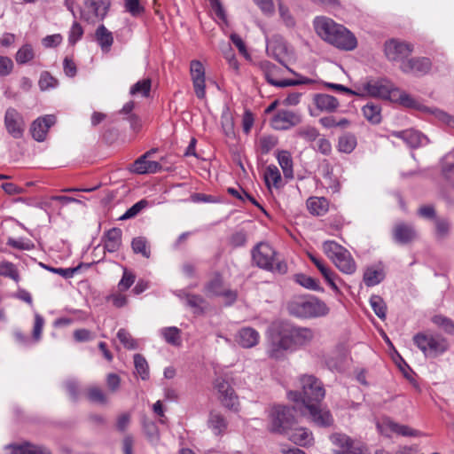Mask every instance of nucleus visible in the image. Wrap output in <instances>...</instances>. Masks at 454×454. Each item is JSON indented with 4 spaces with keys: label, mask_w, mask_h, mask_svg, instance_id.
I'll return each instance as SVG.
<instances>
[{
    "label": "nucleus",
    "mask_w": 454,
    "mask_h": 454,
    "mask_svg": "<svg viewBox=\"0 0 454 454\" xmlns=\"http://www.w3.org/2000/svg\"><path fill=\"white\" fill-rule=\"evenodd\" d=\"M301 392L291 391L288 397L298 403L301 402V412L307 411L311 420L319 427H329L333 423V417L330 411L320 407L319 403L325 395L323 384L313 375H303L301 377Z\"/></svg>",
    "instance_id": "1"
},
{
    "label": "nucleus",
    "mask_w": 454,
    "mask_h": 454,
    "mask_svg": "<svg viewBox=\"0 0 454 454\" xmlns=\"http://www.w3.org/2000/svg\"><path fill=\"white\" fill-rule=\"evenodd\" d=\"M314 337V331L310 328L279 324L270 334L267 354L271 358L279 359L284 356L286 350L306 346Z\"/></svg>",
    "instance_id": "2"
},
{
    "label": "nucleus",
    "mask_w": 454,
    "mask_h": 454,
    "mask_svg": "<svg viewBox=\"0 0 454 454\" xmlns=\"http://www.w3.org/2000/svg\"><path fill=\"white\" fill-rule=\"evenodd\" d=\"M290 315L300 318L325 317L329 313L326 303L315 296L294 297L287 303Z\"/></svg>",
    "instance_id": "3"
},
{
    "label": "nucleus",
    "mask_w": 454,
    "mask_h": 454,
    "mask_svg": "<svg viewBox=\"0 0 454 454\" xmlns=\"http://www.w3.org/2000/svg\"><path fill=\"white\" fill-rule=\"evenodd\" d=\"M253 262L261 269L284 275L288 270L287 263L278 258L276 250L266 242L258 243L251 252Z\"/></svg>",
    "instance_id": "4"
},
{
    "label": "nucleus",
    "mask_w": 454,
    "mask_h": 454,
    "mask_svg": "<svg viewBox=\"0 0 454 454\" xmlns=\"http://www.w3.org/2000/svg\"><path fill=\"white\" fill-rule=\"evenodd\" d=\"M413 343L427 358H436L449 348V340L439 333L420 332L413 336Z\"/></svg>",
    "instance_id": "5"
},
{
    "label": "nucleus",
    "mask_w": 454,
    "mask_h": 454,
    "mask_svg": "<svg viewBox=\"0 0 454 454\" xmlns=\"http://www.w3.org/2000/svg\"><path fill=\"white\" fill-rule=\"evenodd\" d=\"M323 251L334 265L344 274L352 275L356 270V263L345 247L333 240L323 243Z\"/></svg>",
    "instance_id": "6"
},
{
    "label": "nucleus",
    "mask_w": 454,
    "mask_h": 454,
    "mask_svg": "<svg viewBox=\"0 0 454 454\" xmlns=\"http://www.w3.org/2000/svg\"><path fill=\"white\" fill-rule=\"evenodd\" d=\"M391 101L396 102L406 108L415 109L423 113H430L436 119L445 123L446 125L450 127H454L453 116L438 108H429L422 105L417 99L412 98L410 94L406 93L405 91L400 90L397 87L394 90V94H392Z\"/></svg>",
    "instance_id": "7"
},
{
    "label": "nucleus",
    "mask_w": 454,
    "mask_h": 454,
    "mask_svg": "<svg viewBox=\"0 0 454 454\" xmlns=\"http://www.w3.org/2000/svg\"><path fill=\"white\" fill-rule=\"evenodd\" d=\"M295 408L283 405H276L270 411V430L275 433L284 434L291 429L296 423Z\"/></svg>",
    "instance_id": "8"
},
{
    "label": "nucleus",
    "mask_w": 454,
    "mask_h": 454,
    "mask_svg": "<svg viewBox=\"0 0 454 454\" xmlns=\"http://www.w3.org/2000/svg\"><path fill=\"white\" fill-rule=\"evenodd\" d=\"M396 87L387 79H372L363 83L357 90L363 92L360 97L370 96L392 100V94Z\"/></svg>",
    "instance_id": "9"
},
{
    "label": "nucleus",
    "mask_w": 454,
    "mask_h": 454,
    "mask_svg": "<svg viewBox=\"0 0 454 454\" xmlns=\"http://www.w3.org/2000/svg\"><path fill=\"white\" fill-rule=\"evenodd\" d=\"M213 384L220 403L231 411H239V396L231 384L223 377H217Z\"/></svg>",
    "instance_id": "10"
},
{
    "label": "nucleus",
    "mask_w": 454,
    "mask_h": 454,
    "mask_svg": "<svg viewBox=\"0 0 454 454\" xmlns=\"http://www.w3.org/2000/svg\"><path fill=\"white\" fill-rule=\"evenodd\" d=\"M330 439L338 447L334 454H367L368 450L363 442L353 440L345 434H333Z\"/></svg>",
    "instance_id": "11"
},
{
    "label": "nucleus",
    "mask_w": 454,
    "mask_h": 454,
    "mask_svg": "<svg viewBox=\"0 0 454 454\" xmlns=\"http://www.w3.org/2000/svg\"><path fill=\"white\" fill-rule=\"evenodd\" d=\"M259 67L262 71L266 81L276 87L284 88L289 86H295L300 84H309L311 80L309 78L302 77L300 80H291V79H284V80H277L275 76L279 70V68L274 65L273 63L263 60L259 63Z\"/></svg>",
    "instance_id": "12"
},
{
    "label": "nucleus",
    "mask_w": 454,
    "mask_h": 454,
    "mask_svg": "<svg viewBox=\"0 0 454 454\" xmlns=\"http://www.w3.org/2000/svg\"><path fill=\"white\" fill-rule=\"evenodd\" d=\"M4 123L7 133L15 139L23 137L26 122L23 115L15 108L9 107L4 113Z\"/></svg>",
    "instance_id": "13"
},
{
    "label": "nucleus",
    "mask_w": 454,
    "mask_h": 454,
    "mask_svg": "<svg viewBox=\"0 0 454 454\" xmlns=\"http://www.w3.org/2000/svg\"><path fill=\"white\" fill-rule=\"evenodd\" d=\"M384 51L388 60L403 63L413 51V45L397 39H391L385 43Z\"/></svg>",
    "instance_id": "14"
},
{
    "label": "nucleus",
    "mask_w": 454,
    "mask_h": 454,
    "mask_svg": "<svg viewBox=\"0 0 454 454\" xmlns=\"http://www.w3.org/2000/svg\"><path fill=\"white\" fill-rule=\"evenodd\" d=\"M377 428L381 434L386 436H390L391 433H395L403 436L412 437L423 435L420 431L413 429L406 425L398 424L389 418H384L381 421H378Z\"/></svg>",
    "instance_id": "15"
},
{
    "label": "nucleus",
    "mask_w": 454,
    "mask_h": 454,
    "mask_svg": "<svg viewBox=\"0 0 454 454\" xmlns=\"http://www.w3.org/2000/svg\"><path fill=\"white\" fill-rule=\"evenodd\" d=\"M110 4V0H85V10L82 16L87 21L102 20L106 16Z\"/></svg>",
    "instance_id": "16"
},
{
    "label": "nucleus",
    "mask_w": 454,
    "mask_h": 454,
    "mask_svg": "<svg viewBox=\"0 0 454 454\" xmlns=\"http://www.w3.org/2000/svg\"><path fill=\"white\" fill-rule=\"evenodd\" d=\"M301 122V116L300 114L280 109L271 119V127L276 130H287Z\"/></svg>",
    "instance_id": "17"
},
{
    "label": "nucleus",
    "mask_w": 454,
    "mask_h": 454,
    "mask_svg": "<svg viewBox=\"0 0 454 454\" xmlns=\"http://www.w3.org/2000/svg\"><path fill=\"white\" fill-rule=\"evenodd\" d=\"M336 28L330 44L342 51H353L357 46V40L354 34L340 24H338Z\"/></svg>",
    "instance_id": "18"
},
{
    "label": "nucleus",
    "mask_w": 454,
    "mask_h": 454,
    "mask_svg": "<svg viewBox=\"0 0 454 454\" xmlns=\"http://www.w3.org/2000/svg\"><path fill=\"white\" fill-rule=\"evenodd\" d=\"M432 68L430 59L426 57H416L403 61L400 69L404 74H411L416 76H422L429 73Z\"/></svg>",
    "instance_id": "19"
},
{
    "label": "nucleus",
    "mask_w": 454,
    "mask_h": 454,
    "mask_svg": "<svg viewBox=\"0 0 454 454\" xmlns=\"http://www.w3.org/2000/svg\"><path fill=\"white\" fill-rule=\"evenodd\" d=\"M155 153V150H150L145 154L137 159L131 170L137 174H154L160 172L162 168L161 165L158 161L147 160V157Z\"/></svg>",
    "instance_id": "20"
},
{
    "label": "nucleus",
    "mask_w": 454,
    "mask_h": 454,
    "mask_svg": "<svg viewBox=\"0 0 454 454\" xmlns=\"http://www.w3.org/2000/svg\"><path fill=\"white\" fill-rule=\"evenodd\" d=\"M54 115H45L35 120L30 127V132L33 138L38 142H43L47 135L49 129L55 123Z\"/></svg>",
    "instance_id": "21"
},
{
    "label": "nucleus",
    "mask_w": 454,
    "mask_h": 454,
    "mask_svg": "<svg viewBox=\"0 0 454 454\" xmlns=\"http://www.w3.org/2000/svg\"><path fill=\"white\" fill-rule=\"evenodd\" d=\"M391 135L395 137L401 138L407 145L411 148H418L428 144L427 137L420 131L413 129L401 131H393Z\"/></svg>",
    "instance_id": "22"
},
{
    "label": "nucleus",
    "mask_w": 454,
    "mask_h": 454,
    "mask_svg": "<svg viewBox=\"0 0 454 454\" xmlns=\"http://www.w3.org/2000/svg\"><path fill=\"white\" fill-rule=\"evenodd\" d=\"M313 24L317 34L324 41L330 43L333 38V34H334V31L337 30L336 27L338 23L330 18L320 16L315 18Z\"/></svg>",
    "instance_id": "23"
},
{
    "label": "nucleus",
    "mask_w": 454,
    "mask_h": 454,
    "mask_svg": "<svg viewBox=\"0 0 454 454\" xmlns=\"http://www.w3.org/2000/svg\"><path fill=\"white\" fill-rule=\"evenodd\" d=\"M393 239L398 244H408L416 237V231L411 224L396 223L393 228Z\"/></svg>",
    "instance_id": "24"
},
{
    "label": "nucleus",
    "mask_w": 454,
    "mask_h": 454,
    "mask_svg": "<svg viewBox=\"0 0 454 454\" xmlns=\"http://www.w3.org/2000/svg\"><path fill=\"white\" fill-rule=\"evenodd\" d=\"M260 340L259 333L252 327H243L237 334L238 343L245 348H250L258 344Z\"/></svg>",
    "instance_id": "25"
},
{
    "label": "nucleus",
    "mask_w": 454,
    "mask_h": 454,
    "mask_svg": "<svg viewBox=\"0 0 454 454\" xmlns=\"http://www.w3.org/2000/svg\"><path fill=\"white\" fill-rule=\"evenodd\" d=\"M121 230L112 228L103 236L104 248L109 253H114L119 250L121 245Z\"/></svg>",
    "instance_id": "26"
},
{
    "label": "nucleus",
    "mask_w": 454,
    "mask_h": 454,
    "mask_svg": "<svg viewBox=\"0 0 454 454\" xmlns=\"http://www.w3.org/2000/svg\"><path fill=\"white\" fill-rule=\"evenodd\" d=\"M314 104L322 112H334L340 106L339 100L329 94L319 93L314 97Z\"/></svg>",
    "instance_id": "27"
},
{
    "label": "nucleus",
    "mask_w": 454,
    "mask_h": 454,
    "mask_svg": "<svg viewBox=\"0 0 454 454\" xmlns=\"http://www.w3.org/2000/svg\"><path fill=\"white\" fill-rule=\"evenodd\" d=\"M306 205L309 212L316 216H323L329 210V201L325 197H310Z\"/></svg>",
    "instance_id": "28"
},
{
    "label": "nucleus",
    "mask_w": 454,
    "mask_h": 454,
    "mask_svg": "<svg viewBox=\"0 0 454 454\" xmlns=\"http://www.w3.org/2000/svg\"><path fill=\"white\" fill-rule=\"evenodd\" d=\"M228 423L223 415L211 411L208 418V427L215 435H222L227 429Z\"/></svg>",
    "instance_id": "29"
},
{
    "label": "nucleus",
    "mask_w": 454,
    "mask_h": 454,
    "mask_svg": "<svg viewBox=\"0 0 454 454\" xmlns=\"http://www.w3.org/2000/svg\"><path fill=\"white\" fill-rule=\"evenodd\" d=\"M11 454H51L49 450L43 446L24 442L19 445H11Z\"/></svg>",
    "instance_id": "30"
},
{
    "label": "nucleus",
    "mask_w": 454,
    "mask_h": 454,
    "mask_svg": "<svg viewBox=\"0 0 454 454\" xmlns=\"http://www.w3.org/2000/svg\"><path fill=\"white\" fill-rule=\"evenodd\" d=\"M95 36L101 50L108 52L114 43L113 34L104 25H100L95 32Z\"/></svg>",
    "instance_id": "31"
},
{
    "label": "nucleus",
    "mask_w": 454,
    "mask_h": 454,
    "mask_svg": "<svg viewBox=\"0 0 454 454\" xmlns=\"http://www.w3.org/2000/svg\"><path fill=\"white\" fill-rule=\"evenodd\" d=\"M277 160L282 168L284 176L287 179L294 177L293 159L288 151L282 150L277 153Z\"/></svg>",
    "instance_id": "32"
},
{
    "label": "nucleus",
    "mask_w": 454,
    "mask_h": 454,
    "mask_svg": "<svg viewBox=\"0 0 454 454\" xmlns=\"http://www.w3.org/2000/svg\"><path fill=\"white\" fill-rule=\"evenodd\" d=\"M290 440L295 444L307 447L313 443L314 437L309 430L304 427H299L295 428L291 434Z\"/></svg>",
    "instance_id": "33"
},
{
    "label": "nucleus",
    "mask_w": 454,
    "mask_h": 454,
    "mask_svg": "<svg viewBox=\"0 0 454 454\" xmlns=\"http://www.w3.org/2000/svg\"><path fill=\"white\" fill-rule=\"evenodd\" d=\"M364 117L372 124H379L381 121V107L378 104L369 102L362 108Z\"/></svg>",
    "instance_id": "34"
},
{
    "label": "nucleus",
    "mask_w": 454,
    "mask_h": 454,
    "mask_svg": "<svg viewBox=\"0 0 454 454\" xmlns=\"http://www.w3.org/2000/svg\"><path fill=\"white\" fill-rule=\"evenodd\" d=\"M160 334L172 346L179 347L182 344L181 330L176 326L163 327L160 330Z\"/></svg>",
    "instance_id": "35"
},
{
    "label": "nucleus",
    "mask_w": 454,
    "mask_h": 454,
    "mask_svg": "<svg viewBox=\"0 0 454 454\" xmlns=\"http://www.w3.org/2000/svg\"><path fill=\"white\" fill-rule=\"evenodd\" d=\"M357 140L354 134L345 133L338 140V150L340 153H351L356 147Z\"/></svg>",
    "instance_id": "36"
},
{
    "label": "nucleus",
    "mask_w": 454,
    "mask_h": 454,
    "mask_svg": "<svg viewBox=\"0 0 454 454\" xmlns=\"http://www.w3.org/2000/svg\"><path fill=\"white\" fill-rule=\"evenodd\" d=\"M385 278L384 271L381 269L369 267L364 273V282L367 286H374L380 284Z\"/></svg>",
    "instance_id": "37"
},
{
    "label": "nucleus",
    "mask_w": 454,
    "mask_h": 454,
    "mask_svg": "<svg viewBox=\"0 0 454 454\" xmlns=\"http://www.w3.org/2000/svg\"><path fill=\"white\" fill-rule=\"evenodd\" d=\"M223 290V281L220 274H215L204 288L208 296H220Z\"/></svg>",
    "instance_id": "38"
},
{
    "label": "nucleus",
    "mask_w": 454,
    "mask_h": 454,
    "mask_svg": "<svg viewBox=\"0 0 454 454\" xmlns=\"http://www.w3.org/2000/svg\"><path fill=\"white\" fill-rule=\"evenodd\" d=\"M264 179L266 184L270 187L273 185L278 188L282 183V177L278 168L275 165H269L264 172Z\"/></svg>",
    "instance_id": "39"
},
{
    "label": "nucleus",
    "mask_w": 454,
    "mask_h": 454,
    "mask_svg": "<svg viewBox=\"0 0 454 454\" xmlns=\"http://www.w3.org/2000/svg\"><path fill=\"white\" fill-rule=\"evenodd\" d=\"M134 365L137 374L143 380H147L150 377L149 365L146 359L141 354L134 356Z\"/></svg>",
    "instance_id": "40"
},
{
    "label": "nucleus",
    "mask_w": 454,
    "mask_h": 454,
    "mask_svg": "<svg viewBox=\"0 0 454 454\" xmlns=\"http://www.w3.org/2000/svg\"><path fill=\"white\" fill-rule=\"evenodd\" d=\"M35 58L34 48L31 44H24L21 46L15 55L16 62L20 65L27 64Z\"/></svg>",
    "instance_id": "41"
},
{
    "label": "nucleus",
    "mask_w": 454,
    "mask_h": 454,
    "mask_svg": "<svg viewBox=\"0 0 454 454\" xmlns=\"http://www.w3.org/2000/svg\"><path fill=\"white\" fill-rule=\"evenodd\" d=\"M0 276L9 278L16 283L20 281L19 271L14 263L7 261L0 262Z\"/></svg>",
    "instance_id": "42"
},
{
    "label": "nucleus",
    "mask_w": 454,
    "mask_h": 454,
    "mask_svg": "<svg viewBox=\"0 0 454 454\" xmlns=\"http://www.w3.org/2000/svg\"><path fill=\"white\" fill-rule=\"evenodd\" d=\"M370 304L374 313L380 318L385 319L387 315V306L383 299L380 295H372Z\"/></svg>",
    "instance_id": "43"
},
{
    "label": "nucleus",
    "mask_w": 454,
    "mask_h": 454,
    "mask_svg": "<svg viewBox=\"0 0 454 454\" xmlns=\"http://www.w3.org/2000/svg\"><path fill=\"white\" fill-rule=\"evenodd\" d=\"M131 247L135 254H140L145 258L150 257V249L148 247L147 240L144 237H137L131 242Z\"/></svg>",
    "instance_id": "44"
},
{
    "label": "nucleus",
    "mask_w": 454,
    "mask_h": 454,
    "mask_svg": "<svg viewBox=\"0 0 454 454\" xmlns=\"http://www.w3.org/2000/svg\"><path fill=\"white\" fill-rule=\"evenodd\" d=\"M42 266L47 270L58 274L62 278L67 279L73 278L74 274L83 267V264L81 263L78 266L73 268H54L45 264H42Z\"/></svg>",
    "instance_id": "45"
},
{
    "label": "nucleus",
    "mask_w": 454,
    "mask_h": 454,
    "mask_svg": "<svg viewBox=\"0 0 454 454\" xmlns=\"http://www.w3.org/2000/svg\"><path fill=\"white\" fill-rule=\"evenodd\" d=\"M432 322L446 333L454 334V322L450 318L442 315H435L432 317Z\"/></svg>",
    "instance_id": "46"
},
{
    "label": "nucleus",
    "mask_w": 454,
    "mask_h": 454,
    "mask_svg": "<svg viewBox=\"0 0 454 454\" xmlns=\"http://www.w3.org/2000/svg\"><path fill=\"white\" fill-rule=\"evenodd\" d=\"M296 136L307 142H314L319 137V132L315 127L305 126L296 130Z\"/></svg>",
    "instance_id": "47"
},
{
    "label": "nucleus",
    "mask_w": 454,
    "mask_h": 454,
    "mask_svg": "<svg viewBox=\"0 0 454 454\" xmlns=\"http://www.w3.org/2000/svg\"><path fill=\"white\" fill-rule=\"evenodd\" d=\"M294 278H295V281L299 285H301V286H303L307 289L315 290V291L320 290V286H319L318 281L309 276L301 273V274H296Z\"/></svg>",
    "instance_id": "48"
},
{
    "label": "nucleus",
    "mask_w": 454,
    "mask_h": 454,
    "mask_svg": "<svg viewBox=\"0 0 454 454\" xmlns=\"http://www.w3.org/2000/svg\"><path fill=\"white\" fill-rule=\"evenodd\" d=\"M278 145V138L272 135H264L259 139V147L262 154L269 153Z\"/></svg>",
    "instance_id": "49"
},
{
    "label": "nucleus",
    "mask_w": 454,
    "mask_h": 454,
    "mask_svg": "<svg viewBox=\"0 0 454 454\" xmlns=\"http://www.w3.org/2000/svg\"><path fill=\"white\" fill-rule=\"evenodd\" d=\"M88 399L96 403L106 404L107 403V397L104 391L98 387H90L87 390Z\"/></svg>",
    "instance_id": "50"
},
{
    "label": "nucleus",
    "mask_w": 454,
    "mask_h": 454,
    "mask_svg": "<svg viewBox=\"0 0 454 454\" xmlns=\"http://www.w3.org/2000/svg\"><path fill=\"white\" fill-rule=\"evenodd\" d=\"M190 75L192 82L206 78V72L203 64L197 59L190 62Z\"/></svg>",
    "instance_id": "51"
},
{
    "label": "nucleus",
    "mask_w": 454,
    "mask_h": 454,
    "mask_svg": "<svg viewBox=\"0 0 454 454\" xmlns=\"http://www.w3.org/2000/svg\"><path fill=\"white\" fill-rule=\"evenodd\" d=\"M117 338L121 341V343L124 346V348H126L127 349H137V340L125 329L121 328L118 331Z\"/></svg>",
    "instance_id": "52"
},
{
    "label": "nucleus",
    "mask_w": 454,
    "mask_h": 454,
    "mask_svg": "<svg viewBox=\"0 0 454 454\" xmlns=\"http://www.w3.org/2000/svg\"><path fill=\"white\" fill-rule=\"evenodd\" d=\"M151 90V80L150 79H143L136 82L130 88V94H141L143 97H148Z\"/></svg>",
    "instance_id": "53"
},
{
    "label": "nucleus",
    "mask_w": 454,
    "mask_h": 454,
    "mask_svg": "<svg viewBox=\"0 0 454 454\" xmlns=\"http://www.w3.org/2000/svg\"><path fill=\"white\" fill-rule=\"evenodd\" d=\"M184 299L187 306L194 309V313L203 312L202 304L205 302V300L200 295L185 294Z\"/></svg>",
    "instance_id": "54"
},
{
    "label": "nucleus",
    "mask_w": 454,
    "mask_h": 454,
    "mask_svg": "<svg viewBox=\"0 0 454 454\" xmlns=\"http://www.w3.org/2000/svg\"><path fill=\"white\" fill-rule=\"evenodd\" d=\"M38 84L42 90H46L55 88L58 85V80L51 76L49 72L44 71L40 75Z\"/></svg>",
    "instance_id": "55"
},
{
    "label": "nucleus",
    "mask_w": 454,
    "mask_h": 454,
    "mask_svg": "<svg viewBox=\"0 0 454 454\" xmlns=\"http://www.w3.org/2000/svg\"><path fill=\"white\" fill-rule=\"evenodd\" d=\"M135 279L136 276L131 271L124 269L122 277L118 283L119 290L121 292L127 291L134 284Z\"/></svg>",
    "instance_id": "56"
},
{
    "label": "nucleus",
    "mask_w": 454,
    "mask_h": 454,
    "mask_svg": "<svg viewBox=\"0 0 454 454\" xmlns=\"http://www.w3.org/2000/svg\"><path fill=\"white\" fill-rule=\"evenodd\" d=\"M278 12L281 20L287 27H294L295 26V20L289 12V9L283 4H278Z\"/></svg>",
    "instance_id": "57"
},
{
    "label": "nucleus",
    "mask_w": 454,
    "mask_h": 454,
    "mask_svg": "<svg viewBox=\"0 0 454 454\" xmlns=\"http://www.w3.org/2000/svg\"><path fill=\"white\" fill-rule=\"evenodd\" d=\"M14 68L12 59L7 56L0 55V76H8Z\"/></svg>",
    "instance_id": "58"
},
{
    "label": "nucleus",
    "mask_w": 454,
    "mask_h": 454,
    "mask_svg": "<svg viewBox=\"0 0 454 454\" xmlns=\"http://www.w3.org/2000/svg\"><path fill=\"white\" fill-rule=\"evenodd\" d=\"M261 12L266 16H272L275 12L273 0H253Z\"/></svg>",
    "instance_id": "59"
},
{
    "label": "nucleus",
    "mask_w": 454,
    "mask_h": 454,
    "mask_svg": "<svg viewBox=\"0 0 454 454\" xmlns=\"http://www.w3.org/2000/svg\"><path fill=\"white\" fill-rule=\"evenodd\" d=\"M147 205V201L145 200H139L129 207L121 217V220L129 219L136 216L140 211L145 208Z\"/></svg>",
    "instance_id": "60"
},
{
    "label": "nucleus",
    "mask_w": 454,
    "mask_h": 454,
    "mask_svg": "<svg viewBox=\"0 0 454 454\" xmlns=\"http://www.w3.org/2000/svg\"><path fill=\"white\" fill-rule=\"evenodd\" d=\"M7 245L20 250H31L34 247L29 240H25L23 239H15L12 238L8 239Z\"/></svg>",
    "instance_id": "61"
},
{
    "label": "nucleus",
    "mask_w": 454,
    "mask_h": 454,
    "mask_svg": "<svg viewBox=\"0 0 454 454\" xmlns=\"http://www.w3.org/2000/svg\"><path fill=\"white\" fill-rule=\"evenodd\" d=\"M44 325L43 317L38 313L35 314V322L33 328V338L35 341H38L41 339V334L43 331V327Z\"/></svg>",
    "instance_id": "62"
},
{
    "label": "nucleus",
    "mask_w": 454,
    "mask_h": 454,
    "mask_svg": "<svg viewBox=\"0 0 454 454\" xmlns=\"http://www.w3.org/2000/svg\"><path fill=\"white\" fill-rule=\"evenodd\" d=\"M125 9L132 16H137L144 12V8L140 5L139 0H125Z\"/></svg>",
    "instance_id": "63"
},
{
    "label": "nucleus",
    "mask_w": 454,
    "mask_h": 454,
    "mask_svg": "<svg viewBox=\"0 0 454 454\" xmlns=\"http://www.w3.org/2000/svg\"><path fill=\"white\" fill-rule=\"evenodd\" d=\"M82 35L83 29L82 26L78 22L74 21L69 32V42L71 43H75L78 40L82 38Z\"/></svg>",
    "instance_id": "64"
}]
</instances>
